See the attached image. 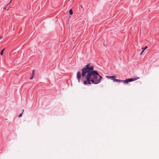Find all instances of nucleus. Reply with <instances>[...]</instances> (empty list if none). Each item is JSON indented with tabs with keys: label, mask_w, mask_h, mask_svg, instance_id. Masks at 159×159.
I'll return each instance as SVG.
<instances>
[{
	"label": "nucleus",
	"mask_w": 159,
	"mask_h": 159,
	"mask_svg": "<svg viewBox=\"0 0 159 159\" xmlns=\"http://www.w3.org/2000/svg\"><path fill=\"white\" fill-rule=\"evenodd\" d=\"M148 48V47L147 46H145V47L144 48H142V49L143 50H145L147 48Z\"/></svg>",
	"instance_id": "nucleus-6"
},
{
	"label": "nucleus",
	"mask_w": 159,
	"mask_h": 159,
	"mask_svg": "<svg viewBox=\"0 0 159 159\" xmlns=\"http://www.w3.org/2000/svg\"><path fill=\"white\" fill-rule=\"evenodd\" d=\"M81 74L80 72L77 73L76 76L79 83L81 80H85L83 81L84 85L90 84L91 82L95 84H98L101 82L102 77L98 74V71L94 70L93 66L90 64H87L85 67L81 70Z\"/></svg>",
	"instance_id": "nucleus-1"
},
{
	"label": "nucleus",
	"mask_w": 159,
	"mask_h": 159,
	"mask_svg": "<svg viewBox=\"0 0 159 159\" xmlns=\"http://www.w3.org/2000/svg\"><path fill=\"white\" fill-rule=\"evenodd\" d=\"M11 2H11L8 4H9Z\"/></svg>",
	"instance_id": "nucleus-10"
},
{
	"label": "nucleus",
	"mask_w": 159,
	"mask_h": 159,
	"mask_svg": "<svg viewBox=\"0 0 159 159\" xmlns=\"http://www.w3.org/2000/svg\"><path fill=\"white\" fill-rule=\"evenodd\" d=\"M6 7H4V9H6Z\"/></svg>",
	"instance_id": "nucleus-11"
},
{
	"label": "nucleus",
	"mask_w": 159,
	"mask_h": 159,
	"mask_svg": "<svg viewBox=\"0 0 159 159\" xmlns=\"http://www.w3.org/2000/svg\"><path fill=\"white\" fill-rule=\"evenodd\" d=\"M33 76L32 75V76L30 77V79L32 80L33 79Z\"/></svg>",
	"instance_id": "nucleus-8"
},
{
	"label": "nucleus",
	"mask_w": 159,
	"mask_h": 159,
	"mask_svg": "<svg viewBox=\"0 0 159 159\" xmlns=\"http://www.w3.org/2000/svg\"><path fill=\"white\" fill-rule=\"evenodd\" d=\"M106 78L111 79V80H113L114 82H123L125 84L128 83L129 82H131L133 81H135L139 78H135L133 79L130 78L127 79L125 80H120L116 79V76H107L106 77Z\"/></svg>",
	"instance_id": "nucleus-2"
},
{
	"label": "nucleus",
	"mask_w": 159,
	"mask_h": 159,
	"mask_svg": "<svg viewBox=\"0 0 159 159\" xmlns=\"http://www.w3.org/2000/svg\"><path fill=\"white\" fill-rule=\"evenodd\" d=\"M34 71H35V70H33L32 71V75H33V76H34Z\"/></svg>",
	"instance_id": "nucleus-7"
},
{
	"label": "nucleus",
	"mask_w": 159,
	"mask_h": 159,
	"mask_svg": "<svg viewBox=\"0 0 159 159\" xmlns=\"http://www.w3.org/2000/svg\"><path fill=\"white\" fill-rule=\"evenodd\" d=\"M5 48H3V49H2V50L1 51V52H0V54L1 55H2L3 54V52L5 50Z\"/></svg>",
	"instance_id": "nucleus-4"
},
{
	"label": "nucleus",
	"mask_w": 159,
	"mask_h": 159,
	"mask_svg": "<svg viewBox=\"0 0 159 159\" xmlns=\"http://www.w3.org/2000/svg\"><path fill=\"white\" fill-rule=\"evenodd\" d=\"M2 39V38H1V37H0V39Z\"/></svg>",
	"instance_id": "nucleus-12"
},
{
	"label": "nucleus",
	"mask_w": 159,
	"mask_h": 159,
	"mask_svg": "<svg viewBox=\"0 0 159 159\" xmlns=\"http://www.w3.org/2000/svg\"><path fill=\"white\" fill-rule=\"evenodd\" d=\"M24 111V110H22V113H23V112ZM22 113H21V114H20L19 115V116H18L19 117V118L21 117L22 116Z\"/></svg>",
	"instance_id": "nucleus-5"
},
{
	"label": "nucleus",
	"mask_w": 159,
	"mask_h": 159,
	"mask_svg": "<svg viewBox=\"0 0 159 159\" xmlns=\"http://www.w3.org/2000/svg\"><path fill=\"white\" fill-rule=\"evenodd\" d=\"M69 12V13L70 15H72L73 14V11H72V9H70V10Z\"/></svg>",
	"instance_id": "nucleus-3"
},
{
	"label": "nucleus",
	"mask_w": 159,
	"mask_h": 159,
	"mask_svg": "<svg viewBox=\"0 0 159 159\" xmlns=\"http://www.w3.org/2000/svg\"><path fill=\"white\" fill-rule=\"evenodd\" d=\"M144 50H143V49L142 51L141 52V53H140V54H141L143 52H144Z\"/></svg>",
	"instance_id": "nucleus-9"
}]
</instances>
